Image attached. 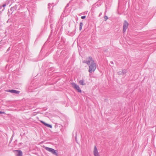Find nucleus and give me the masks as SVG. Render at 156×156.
Masks as SVG:
<instances>
[{
    "label": "nucleus",
    "instance_id": "4468645a",
    "mask_svg": "<svg viewBox=\"0 0 156 156\" xmlns=\"http://www.w3.org/2000/svg\"><path fill=\"white\" fill-rule=\"evenodd\" d=\"M127 70L126 69H123L122 70V73H123V74H125L127 72Z\"/></svg>",
    "mask_w": 156,
    "mask_h": 156
},
{
    "label": "nucleus",
    "instance_id": "20e7f679",
    "mask_svg": "<svg viewBox=\"0 0 156 156\" xmlns=\"http://www.w3.org/2000/svg\"><path fill=\"white\" fill-rule=\"evenodd\" d=\"M93 61H94L92 59L91 57H89L88 58H87L86 60H84L83 61V63H86L87 65H89L90 64V62H92Z\"/></svg>",
    "mask_w": 156,
    "mask_h": 156
},
{
    "label": "nucleus",
    "instance_id": "7ed1b4c3",
    "mask_svg": "<svg viewBox=\"0 0 156 156\" xmlns=\"http://www.w3.org/2000/svg\"><path fill=\"white\" fill-rule=\"evenodd\" d=\"M14 6L15 9H16V10H17L18 12H20V9H22L23 7L22 3H18Z\"/></svg>",
    "mask_w": 156,
    "mask_h": 156
},
{
    "label": "nucleus",
    "instance_id": "f257e3e1",
    "mask_svg": "<svg viewBox=\"0 0 156 156\" xmlns=\"http://www.w3.org/2000/svg\"><path fill=\"white\" fill-rule=\"evenodd\" d=\"M89 68V72L90 73H92L94 71L96 67V64L94 63V61H93L91 62Z\"/></svg>",
    "mask_w": 156,
    "mask_h": 156
},
{
    "label": "nucleus",
    "instance_id": "aec40b11",
    "mask_svg": "<svg viewBox=\"0 0 156 156\" xmlns=\"http://www.w3.org/2000/svg\"><path fill=\"white\" fill-rule=\"evenodd\" d=\"M52 23V20H50V23Z\"/></svg>",
    "mask_w": 156,
    "mask_h": 156
},
{
    "label": "nucleus",
    "instance_id": "423d86ee",
    "mask_svg": "<svg viewBox=\"0 0 156 156\" xmlns=\"http://www.w3.org/2000/svg\"><path fill=\"white\" fill-rule=\"evenodd\" d=\"M72 85L73 87L77 90L79 92H81V90L80 89V87L78 86L76 84L74 83H72Z\"/></svg>",
    "mask_w": 156,
    "mask_h": 156
},
{
    "label": "nucleus",
    "instance_id": "f8f14e48",
    "mask_svg": "<svg viewBox=\"0 0 156 156\" xmlns=\"http://www.w3.org/2000/svg\"><path fill=\"white\" fill-rule=\"evenodd\" d=\"M79 83L80 84L82 85H85L84 80H83L79 81Z\"/></svg>",
    "mask_w": 156,
    "mask_h": 156
},
{
    "label": "nucleus",
    "instance_id": "b1692460",
    "mask_svg": "<svg viewBox=\"0 0 156 156\" xmlns=\"http://www.w3.org/2000/svg\"><path fill=\"white\" fill-rule=\"evenodd\" d=\"M10 48V47H9V48L7 50V51H9V49Z\"/></svg>",
    "mask_w": 156,
    "mask_h": 156
},
{
    "label": "nucleus",
    "instance_id": "412c9836",
    "mask_svg": "<svg viewBox=\"0 0 156 156\" xmlns=\"http://www.w3.org/2000/svg\"><path fill=\"white\" fill-rule=\"evenodd\" d=\"M50 27H51V29L52 28V24H51L50 25Z\"/></svg>",
    "mask_w": 156,
    "mask_h": 156
},
{
    "label": "nucleus",
    "instance_id": "9b49d317",
    "mask_svg": "<svg viewBox=\"0 0 156 156\" xmlns=\"http://www.w3.org/2000/svg\"><path fill=\"white\" fill-rule=\"evenodd\" d=\"M15 10H16V9H15L14 6L13 7L11 8L9 10V12H11L12 13Z\"/></svg>",
    "mask_w": 156,
    "mask_h": 156
},
{
    "label": "nucleus",
    "instance_id": "a211bd4d",
    "mask_svg": "<svg viewBox=\"0 0 156 156\" xmlns=\"http://www.w3.org/2000/svg\"><path fill=\"white\" fill-rule=\"evenodd\" d=\"M6 6V4H4L2 5V6L3 7H5V6Z\"/></svg>",
    "mask_w": 156,
    "mask_h": 156
},
{
    "label": "nucleus",
    "instance_id": "f03ea898",
    "mask_svg": "<svg viewBox=\"0 0 156 156\" xmlns=\"http://www.w3.org/2000/svg\"><path fill=\"white\" fill-rule=\"evenodd\" d=\"M44 148L46 151L51 152L54 155H57L58 154L57 152L56 151V150L53 148L46 147H44Z\"/></svg>",
    "mask_w": 156,
    "mask_h": 156
},
{
    "label": "nucleus",
    "instance_id": "9d476101",
    "mask_svg": "<svg viewBox=\"0 0 156 156\" xmlns=\"http://www.w3.org/2000/svg\"><path fill=\"white\" fill-rule=\"evenodd\" d=\"M40 122L45 126L50 128H52V126L51 125L46 123L42 121H41Z\"/></svg>",
    "mask_w": 156,
    "mask_h": 156
},
{
    "label": "nucleus",
    "instance_id": "dca6fc26",
    "mask_svg": "<svg viewBox=\"0 0 156 156\" xmlns=\"http://www.w3.org/2000/svg\"><path fill=\"white\" fill-rule=\"evenodd\" d=\"M51 6H52L51 4H48V9H50Z\"/></svg>",
    "mask_w": 156,
    "mask_h": 156
},
{
    "label": "nucleus",
    "instance_id": "393cba45",
    "mask_svg": "<svg viewBox=\"0 0 156 156\" xmlns=\"http://www.w3.org/2000/svg\"><path fill=\"white\" fill-rule=\"evenodd\" d=\"M111 62V63L112 64H113V62Z\"/></svg>",
    "mask_w": 156,
    "mask_h": 156
},
{
    "label": "nucleus",
    "instance_id": "ddd939ff",
    "mask_svg": "<svg viewBox=\"0 0 156 156\" xmlns=\"http://www.w3.org/2000/svg\"><path fill=\"white\" fill-rule=\"evenodd\" d=\"M83 25V24L82 22H80V27H79V30H81L82 29V27Z\"/></svg>",
    "mask_w": 156,
    "mask_h": 156
},
{
    "label": "nucleus",
    "instance_id": "5701e85b",
    "mask_svg": "<svg viewBox=\"0 0 156 156\" xmlns=\"http://www.w3.org/2000/svg\"><path fill=\"white\" fill-rule=\"evenodd\" d=\"M69 4H68L67 5H66V7H68V6H69Z\"/></svg>",
    "mask_w": 156,
    "mask_h": 156
},
{
    "label": "nucleus",
    "instance_id": "6e6552de",
    "mask_svg": "<svg viewBox=\"0 0 156 156\" xmlns=\"http://www.w3.org/2000/svg\"><path fill=\"white\" fill-rule=\"evenodd\" d=\"M7 91L9 92H11L12 93H15L16 94H19L20 93V91H17L16 90H7Z\"/></svg>",
    "mask_w": 156,
    "mask_h": 156
},
{
    "label": "nucleus",
    "instance_id": "4be33fe9",
    "mask_svg": "<svg viewBox=\"0 0 156 156\" xmlns=\"http://www.w3.org/2000/svg\"><path fill=\"white\" fill-rule=\"evenodd\" d=\"M118 74L119 75H120L121 74V72H118Z\"/></svg>",
    "mask_w": 156,
    "mask_h": 156
},
{
    "label": "nucleus",
    "instance_id": "1a4fd4ad",
    "mask_svg": "<svg viewBox=\"0 0 156 156\" xmlns=\"http://www.w3.org/2000/svg\"><path fill=\"white\" fill-rule=\"evenodd\" d=\"M14 151L16 152H17L16 155L17 156H22L23 154V153L22 151L19 150H16Z\"/></svg>",
    "mask_w": 156,
    "mask_h": 156
},
{
    "label": "nucleus",
    "instance_id": "f3484780",
    "mask_svg": "<svg viewBox=\"0 0 156 156\" xmlns=\"http://www.w3.org/2000/svg\"><path fill=\"white\" fill-rule=\"evenodd\" d=\"M86 16H83L81 17V18L82 19H84L86 18Z\"/></svg>",
    "mask_w": 156,
    "mask_h": 156
},
{
    "label": "nucleus",
    "instance_id": "39448f33",
    "mask_svg": "<svg viewBox=\"0 0 156 156\" xmlns=\"http://www.w3.org/2000/svg\"><path fill=\"white\" fill-rule=\"evenodd\" d=\"M129 25V23L126 21H125L123 23V32L124 33L126 31Z\"/></svg>",
    "mask_w": 156,
    "mask_h": 156
},
{
    "label": "nucleus",
    "instance_id": "6ab92c4d",
    "mask_svg": "<svg viewBox=\"0 0 156 156\" xmlns=\"http://www.w3.org/2000/svg\"><path fill=\"white\" fill-rule=\"evenodd\" d=\"M4 113L5 112H4L0 111V114H4Z\"/></svg>",
    "mask_w": 156,
    "mask_h": 156
},
{
    "label": "nucleus",
    "instance_id": "0eeeda50",
    "mask_svg": "<svg viewBox=\"0 0 156 156\" xmlns=\"http://www.w3.org/2000/svg\"><path fill=\"white\" fill-rule=\"evenodd\" d=\"M93 153L94 156H100L98 152V149L95 146L94 147Z\"/></svg>",
    "mask_w": 156,
    "mask_h": 156
},
{
    "label": "nucleus",
    "instance_id": "2eb2a0df",
    "mask_svg": "<svg viewBox=\"0 0 156 156\" xmlns=\"http://www.w3.org/2000/svg\"><path fill=\"white\" fill-rule=\"evenodd\" d=\"M104 19H105V21H106L108 19V18L107 16H104Z\"/></svg>",
    "mask_w": 156,
    "mask_h": 156
}]
</instances>
